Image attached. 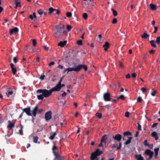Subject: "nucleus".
<instances>
[{
	"label": "nucleus",
	"mask_w": 160,
	"mask_h": 160,
	"mask_svg": "<svg viewBox=\"0 0 160 160\" xmlns=\"http://www.w3.org/2000/svg\"><path fill=\"white\" fill-rule=\"evenodd\" d=\"M54 91H55L53 88L49 90L46 89H38L37 92V93H42L45 98H47L50 96L52 95V92Z\"/></svg>",
	"instance_id": "1"
},
{
	"label": "nucleus",
	"mask_w": 160,
	"mask_h": 160,
	"mask_svg": "<svg viewBox=\"0 0 160 160\" xmlns=\"http://www.w3.org/2000/svg\"><path fill=\"white\" fill-rule=\"evenodd\" d=\"M63 28L61 26L58 25L56 26L54 32L55 36L57 38H59L62 33L66 34L67 32L65 31H63Z\"/></svg>",
	"instance_id": "2"
},
{
	"label": "nucleus",
	"mask_w": 160,
	"mask_h": 160,
	"mask_svg": "<svg viewBox=\"0 0 160 160\" xmlns=\"http://www.w3.org/2000/svg\"><path fill=\"white\" fill-rule=\"evenodd\" d=\"M102 153V152L100 151L99 149H97L95 152L92 154L91 156V160H98V158L97 157L100 156Z\"/></svg>",
	"instance_id": "3"
},
{
	"label": "nucleus",
	"mask_w": 160,
	"mask_h": 160,
	"mask_svg": "<svg viewBox=\"0 0 160 160\" xmlns=\"http://www.w3.org/2000/svg\"><path fill=\"white\" fill-rule=\"evenodd\" d=\"M112 138L114 140L120 142L122 139V136L120 134L118 133L115 135H113Z\"/></svg>",
	"instance_id": "4"
},
{
	"label": "nucleus",
	"mask_w": 160,
	"mask_h": 160,
	"mask_svg": "<svg viewBox=\"0 0 160 160\" xmlns=\"http://www.w3.org/2000/svg\"><path fill=\"white\" fill-rule=\"evenodd\" d=\"M6 93L8 97H9L13 95V91L12 88H8L7 89Z\"/></svg>",
	"instance_id": "5"
},
{
	"label": "nucleus",
	"mask_w": 160,
	"mask_h": 160,
	"mask_svg": "<svg viewBox=\"0 0 160 160\" xmlns=\"http://www.w3.org/2000/svg\"><path fill=\"white\" fill-rule=\"evenodd\" d=\"M103 98L105 101H110V94L108 92L105 93L103 95Z\"/></svg>",
	"instance_id": "6"
},
{
	"label": "nucleus",
	"mask_w": 160,
	"mask_h": 160,
	"mask_svg": "<svg viewBox=\"0 0 160 160\" xmlns=\"http://www.w3.org/2000/svg\"><path fill=\"white\" fill-rule=\"evenodd\" d=\"M52 112L51 111H49L46 112L45 114V118L46 121H48L51 119L52 117Z\"/></svg>",
	"instance_id": "7"
},
{
	"label": "nucleus",
	"mask_w": 160,
	"mask_h": 160,
	"mask_svg": "<svg viewBox=\"0 0 160 160\" xmlns=\"http://www.w3.org/2000/svg\"><path fill=\"white\" fill-rule=\"evenodd\" d=\"M23 112H25L26 114L28 116H30L32 115V113L31 112V108L29 107L28 108H24L22 109Z\"/></svg>",
	"instance_id": "8"
},
{
	"label": "nucleus",
	"mask_w": 160,
	"mask_h": 160,
	"mask_svg": "<svg viewBox=\"0 0 160 160\" xmlns=\"http://www.w3.org/2000/svg\"><path fill=\"white\" fill-rule=\"evenodd\" d=\"M55 158L54 160H64L63 157L59 153L54 154Z\"/></svg>",
	"instance_id": "9"
},
{
	"label": "nucleus",
	"mask_w": 160,
	"mask_h": 160,
	"mask_svg": "<svg viewBox=\"0 0 160 160\" xmlns=\"http://www.w3.org/2000/svg\"><path fill=\"white\" fill-rule=\"evenodd\" d=\"M80 67H77L76 68H67L66 69V70H68V73L69 72L72 71H74L75 72H78L80 71Z\"/></svg>",
	"instance_id": "10"
},
{
	"label": "nucleus",
	"mask_w": 160,
	"mask_h": 160,
	"mask_svg": "<svg viewBox=\"0 0 160 160\" xmlns=\"http://www.w3.org/2000/svg\"><path fill=\"white\" fill-rule=\"evenodd\" d=\"M64 86L65 85L64 84H61V85H56V86L53 88L55 91H59L62 87Z\"/></svg>",
	"instance_id": "11"
},
{
	"label": "nucleus",
	"mask_w": 160,
	"mask_h": 160,
	"mask_svg": "<svg viewBox=\"0 0 160 160\" xmlns=\"http://www.w3.org/2000/svg\"><path fill=\"white\" fill-rule=\"evenodd\" d=\"M10 65L11 68V71L12 74L13 75L16 74L17 72V70L16 68L14 67V64L12 63H11L10 64Z\"/></svg>",
	"instance_id": "12"
},
{
	"label": "nucleus",
	"mask_w": 160,
	"mask_h": 160,
	"mask_svg": "<svg viewBox=\"0 0 160 160\" xmlns=\"http://www.w3.org/2000/svg\"><path fill=\"white\" fill-rule=\"evenodd\" d=\"M53 145L52 148V152H53V153L54 154H55L58 153V152H56V151L58 150V147H57L55 144L54 142H53Z\"/></svg>",
	"instance_id": "13"
},
{
	"label": "nucleus",
	"mask_w": 160,
	"mask_h": 160,
	"mask_svg": "<svg viewBox=\"0 0 160 160\" xmlns=\"http://www.w3.org/2000/svg\"><path fill=\"white\" fill-rule=\"evenodd\" d=\"M38 108V106H35L33 109L32 111L31 112L33 117H35L36 116L37 113Z\"/></svg>",
	"instance_id": "14"
},
{
	"label": "nucleus",
	"mask_w": 160,
	"mask_h": 160,
	"mask_svg": "<svg viewBox=\"0 0 160 160\" xmlns=\"http://www.w3.org/2000/svg\"><path fill=\"white\" fill-rule=\"evenodd\" d=\"M8 128H10V129H12V128H14V123H12L11 121H8Z\"/></svg>",
	"instance_id": "15"
},
{
	"label": "nucleus",
	"mask_w": 160,
	"mask_h": 160,
	"mask_svg": "<svg viewBox=\"0 0 160 160\" xmlns=\"http://www.w3.org/2000/svg\"><path fill=\"white\" fill-rule=\"evenodd\" d=\"M18 28L15 27L14 28L12 29L10 31V34L12 35L14 33L18 32Z\"/></svg>",
	"instance_id": "16"
},
{
	"label": "nucleus",
	"mask_w": 160,
	"mask_h": 160,
	"mask_svg": "<svg viewBox=\"0 0 160 160\" xmlns=\"http://www.w3.org/2000/svg\"><path fill=\"white\" fill-rule=\"evenodd\" d=\"M110 46V44L109 43L106 42H105L104 44L103 45V47L104 48V50L106 51H107L108 48H109Z\"/></svg>",
	"instance_id": "17"
},
{
	"label": "nucleus",
	"mask_w": 160,
	"mask_h": 160,
	"mask_svg": "<svg viewBox=\"0 0 160 160\" xmlns=\"http://www.w3.org/2000/svg\"><path fill=\"white\" fill-rule=\"evenodd\" d=\"M152 136L154 138L155 140H157L158 139V135L157 133L155 132H152Z\"/></svg>",
	"instance_id": "18"
},
{
	"label": "nucleus",
	"mask_w": 160,
	"mask_h": 160,
	"mask_svg": "<svg viewBox=\"0 0 160 160\" xmlns=\"http://www.w3.org/2000/svg\"><path fill=\"white\" fill-rule=\"evenodd\" d=\"M123 134L124 135V137L122 138V139L123 140H125V136H132V134L131 132H125L123 133Z\"/></svg>",
	"instance_id": "19"
},
{
	"label": "nucleus",
	"mask_w": 160,
	"mask_h": 160,
	"mask_svg": "<svg viewBox=\"0 0 160 160\" xmlns=\"http://www.w3.org/2000/svg\"><path fill=\"white\" fill-rule=\"evenodd\" d=\"M77 67H80V71L82 68L84 69L85 71H86L87 70L88 67L84 64H82L79 65Z\"/></svg>",
	"instance_id": "20"
},
{
	"label": "nucleus",
	"mask_w": 160,
	"mask_h": 160,
	"mask_svg": "<svg viewBox=\"0 0 160 160\" xmlns=\"http://www.w3.org/2000/svg\"><path fill=\"white\" fill-rule=\"evenodd\" d=\"M67 41H64V42L61 41L58 44V46H60L61 47H63L66 44Z\"/></svg>",
	"instance_id": "21"
},
{
	"label": "nucleus",
	"mask_w": 160,
	"mask_h": 160,
	"mask_svg": "<svg viewBox=\"0 0 160 160\" xmlns=\"http://www.w3.org/2000/svg\"><path fill=\"white\" fill-rule=\"evenodd\" d=\"M145 153L148 155H150L152 154H153L154 153L153 152L151 151L150 150L147 149L145 150Z\"/></svg>",
	"instance_id": "22"
},
{
	"label": "nucleus",
	"mask_w": 160,
	"mask_h": 160,
	"mask_svg": "<svg viewBox=\"0 0 160 160\" xmlns=\"http://www.w3.org/2000/svg\"><path fill=\"white\" fill-rule=\"evenodd\" d=\"M149 37V35L147 34L145 32H144L143 34L141 36L142 38L144 39L147 38Z\"/></svg>",
	"instance_id": "23"
},
{
	"label": "nucleus",
	"mask_w": 160,
	"mask_h": 160,
	"mask_svg": "<svg viewBox=\"0 0 160 160\" xmlns=\"http://www.w3.org/2000/svg\"><path fill=\"white\" fill-rule=\"evenodd\" d=\"M150 7L151 9L152 10H155L157 8L156 6L153 4H150Z\"/></svg>",
	"instance_id": "24"
},
{
	"label": "nucleus",
	"mask_w": 160,
	"mask_h": 160,
	"mask_svg": "<svg viewBox=\"0 0 160 160\" xmlns=\"http://www.w3.org/2000/svg\"><path fill=\"white\" fill-rule=\"evenodd\" d=\"M19 0H15V3L16 4L15 8L21 7L20 2Z\"/></svg>",
	"instance_id": "25"
},
{
	"label": "nucleus",
	"mask_w": 160,
	"mask_h": 160,
	"mask_svg": "<svg viewBox=\"0 0 160 160\" xmlns=\"http://www.w3.org/2000/svg\"><path fill=\"white\" fill-rule=\"evenodd\" d=\"M128 139L124 143L125 144L128 145L131 142V139L132 138V137H128Z\"/></svg>",
	"instance_id": "26"
},
{
	"label": "nucleus",
	"mask_w": 160,
	"mask_h": 160,
	"mask_svg": "<svg viewBox=\"0 0 160 160\" xmlns=\"http://www.w3.org/2000/svg\"><path fill=\"white\" fill-rule=\"evenodd\" d=\"M106 137L107 135H104L103 136H102L101 140V142L104 143L106 142L107 139Z\"/></svg>",
	"instance_id": "27"
},
{
	"label": "nucleus",
	"mask_w": 160,
	"mask_h": 160,
	"mask_svg": "<svg viewBox=\"0 0 160 160\" xmlns=\"http://www.w3.org/2000/svg\"><path fill=\"white\" fill-rule=\"evenodd\" d=\"M57 133L54 132L49 137V138L51 140H53L55 138V137L57 135Z\"/></svg>",
	"instance_id": "28"
},
{
	"label": "nucleus",
	"mask_w": 160,
	"mask_h": 160,
	"mask_svg": "<svg viewBox=\"0 0 160 160\" xmlns=\"http://www.w3.org/2000/svg\"><path fill=\"white\" fill-rule=\"evenodd\" d=\"M155 41L153 40H151L150 41V43L151 46L154 48H156L157 47L155 43Z\"/></svg>",
	"instance_id": "29"
},
{
	"label": "nucleus",
	"mask_w": 160,
	"mask_h": 160,
	"mask_svg": "<svg viewBox=\"0 0 160 160\" xmlns=\"http://www.w3.org/2000/svg\"><path fill=\"white\" fill-rule=\"evenodd\" d=\"M44 97L42 93L37 96V98L39 100H43Z\"/></svg>",
	"instance_id": "30"
},
{
	"label": "nucleus",
	"mask_w": 160,
	"mask_h": 160,
	"mask_svg": "<svg viewBox=\"0 0 160 160\" xmlns=\"http://www.w3.org/2000/svg\"><path fill=\"white\" fill-rule=\"evenodd\" d=\"M55 10H56V9L55 8H53L52 7L50 8L49 9V14H51Z\"/></svg>",
	"instance_id": "31"
},
{
	"label": "nucleus",
	"mask_w": 160,
	"mask_h": 160,
	"mask_svg": "<svg viewBox=\"0 0 160 160\" xmlns=\"http://www.w3.org/2000/svg\"><path fill=\"white\" fill-rule=\"evenodd\" d=\"M38 138L37 136H34L33 138V141L34 142L36 143L38 142Z\"/></svg>",
	"instance_id": "32"
},
{
	"label": "nucleus",
	"mask_w": 160,
	"mask_h": 160,
	"mask_svg": "<svg viewBox=\"0 0 160 160\" xmlns=\"http://www.w3.org/2000/svg\"><path fill=\"white\" fill-rule=\"evenodd\" d=\"M155 42L158 44H159L160 43V37H157L156 38Z\"/></svg>",
	"instance_id": "33"
},
{
	"label": "nucleus",
	"mask_w": 160,
	"mask_h": 160,
	"mask_svg": "<svg viewBox=\"0 0 160 160\" xmlns=\"http://www.w3.org/2000/svg\"><path fill=\"white\" fill-rule=\"evenodd\" d=\"M139 157H138V155H136V158H137V160H143V158L142 157L141 155H138Z\"/></svg>",
	"instance_id": "34"
},
{
	"label": "nucleus",
	"mask_w": 160,
	"mask_h": 160,
	"mask_svg": "<svg viewBox=\"0 0 160 160\" xmlns=\"http://www.w3.org/2000/svg\"><path fill=\"white\" fill-rule=\"evenodd\" d=\"M111 10L113 12V14L114 16H116L117 15V12L116 11L114 10L113 8H111Z\"/></svg>",
	"instance_id": "35"
},
{
	"label": "nucleus",
	"mask_w": 160,
	"mask_h": 160,
	"mask_svg": "<svg viewBox=\"0 0 160 160\" xmlns=\"http://www.w3.org/2000/svg\"><path fill=\"white\" fill-rule=\"evenodd\" d=\"M122 143L121 142H119L118 146L117 147V150H118L121 149L122 147Z\"/></svg>",
	"instance_id": "36"
},
{
	"label": "nucleus",
	"mask_w": 160,
	"mask_h": 160,
	"mask_svg": "<svg viewBox=\"0 0 160 160\" xmlns=\"http://www.w3.org/2000/svg\"><path fill=\"white\" fill-rule=\"evenodd\" d=\"M96 115V116L98 117L99 119H101L102 117V114L101 113L97 112Z\"/></svg>",
	"instance_id": "37"
},
{
	"label": "nucleus",
	"mask_w": 160,
	"mask_h": 160,
	"mask_svg": "<svg viewBox=\"0 0 160 160\" xmlns=\"http://www.w3.org/2000/svg\"><path fill=\"white\" fill-rule=\"evenodd\" d=\"M88 14L86 13H84L83 14V17L85 20H86L88 18Z\"/></svg>",
	"instance_id": "38"
},
{
	"label": "nucleus",
	"mask_w": 160,
	"mask_h": 160,
	"mask_svg": "<svg viewBox=\"0 0 160 160\" xmlns=\"http://www.w3.org/2000/svg\"><path fill=\"white\" fill-rule=\"evenodd\" d=\"M32 42L33 45L34 47H35L37 44V42L36 40L35 39H32Z\"/></svg>",
	"instance_id": "39"
},
{
	"label": "nucleus",
	"mask_w": 160,
	"mask_h": 160,
	"mask_svg": "<svg viewBox=\"0 0 160 160\" xmlns=\"http://www.w3.org/2000/svg\"><path fill=\"white\" fill-rule=\"evenodd\" d=\"M142 98L141 97H139L137 99V102H139V103L141 102H142Z\"/></svg>",
	"instance_id": "40"
},
{
	"label": "nucleus",
	"mask_w": 160,
	"mask_h": 160,
	"mask_svg": "<svg viewBox=\"0 0 160 160\" xmlns=\"http://www.w3.org/2000/svg\"><path fill=\"white\" fill-rule=\"evenodd\" d=\"M66 15L67 17L69 18L71 17L72 16V13L71 12H68L66 13Z\"/></svg>",
	"instance_id": "41"
},
{
	"label": "nucleus",
	"mask_w": 160,
	"mask_h": 160,
	"mask_svg": "<svg viewBox=\"0 0 160 160\" xmlns=\"http://www.w3.org/2000/svg\"><path fill=\"white\" fill-rule=\"evenodd\" d=\"M38 14L40 15H42L43 14V12L41 9H39L38 11Z\"/></svg>",
	"instance_id": "42"
},
{
	"label": "nucleus",
	"mask_w": 160,
	"mask_h": 160,
	"mask_svg": "<svg viewBox=\"0 0 160 160\" xmlns=\"http://www.w3.org/2000/svg\"><path fill=\"white\" fill-rule=\"evenodd\" d=\"M143 144L145 146H149V144L148 142V141L147 140H145L143 142Z\"/></svg>",
	"instance_id": "43"
},
{
	"label": "nucleus",
	"mask_w": 160,
	"mask_h": 160,
	"mask_svg": "<svg viewBox=\"0 0 160 160\" xmlns=\"http://www.w3.org/2000/svg\"><path fill=\"white\" fill-rule=\"evenodd\" d=\"M21 128L19 130V133L20 135H22L23 134V130L22 129L23 128V126L22 125H21Z\"/></svg>",
	"instance_id": "44"
},
{
	"label": "nucleus",
	"mask_w": 160,
	"mask_h": 160,
	"mask_svg": "<svg viewBox=\"0 0 160 160\" xmlns=\"http://www.w3.org/2000/svg\"><path fill=\"white\" fill-rule=\"evenodd\" d=\"M118 145V144L116 143V142L115 144H111L110 145V146L111 147V148H115L117 147V146Z\"/></svg>",
	"instance_id": "45"
},
{
	"label": "nucleus",
	"mask_w": 160,
	"mask_h": 160,
	"mask_svg": "<svg viewBox=\"0 0 160 160\" xmlns=\"http://www.w3.org/2000/svg\"><path fill=\"white\" fill-rule=\"evenodd\" d=\"M77 44L79 45H81L82 44V41L81 40H79L77 41Z\"/></svg>",
	"instance_id": "46"
},
{
	"label": "nucleus",
	"mask_w": 160,
	"mask_h": 160,
	"mask_svg": "<svg viewBox=\"0 0 160 160\" xmlns=\"http://www.w3.org/2000/svg\"><path fill=\"white\" fill-rule=\"evenodd\" d=\"M72 28V27L69 25H68L67 27V30L68 31H69L71 30Z\"/></svg>",
	"instance_id": "47"
},
{
	"label": "nucleus",
	"mask_w": 160,
	"mask_h": 160,
	"mask_svg": "<svg viewBox=\"0 0 160 160\" xmlns=\"http://www.w3.org/2000/svg\"><path fill=\"white\" fill-rule=\"evenodd\" d=\"M118 99H121L122 100H124L125 99V97L123 95H121L119 96L118 98Z\"/></svg>",
	"instance_id": "48"
},
{
	"label": "nucleus",
	"mask_w": 160,
	"mask_h": 160,
	"mask_svg": "<svg viewBox=\"0 0 160 160\" xmlns=\"http://www.w3.org/2000/svg\"><path fill=\"white\" fill-rule=\"evenodd\" d=\"M117 22V19L116 18H114L112 21V23L113 24H115Z\"/></svg>",
	"instance_id": "49"
},
{
	"label": "nucleus",
	"mask_w": 160,
	"mask_h": 160,
	"mask_svg": "<svg viewBox=\"0 0 160 160\" xmlns=\"http://www.w3.org/2000/svg\"><path fill=\"white\" fill-rule=\"evenodd\" d=\"M156 93V91H153L151 92V95L152 96H155Z\"/></svg>",
	"instance_id": "50"
},
{
	"label": "nucleus",
	"mask_w": 160,
	"mask_h": 160,
	"mask_svg": "<svg viewBox=\"0 0 160 160\" xmlns=\"http://www.w3.org/2000/svg\"><path fill=\"white\" fill-rule=\"evenodd\" d=\"M13 61L14 63H16L18 61V59L16 57H14L13 59Z\"/></svg>",
	"instance_id": "51"
},
{
	"label": "nucleus",
	"mask_w": 160,
	"mask_h": 160,
	"mask_svg": "<svg viewBox=\"0 0 160 160\" xmlns=\"http://www.w3.org/2000/svg\"><path fill=\"white\" fill-rule=\"evenodd\" d=\"M45 77V75H41L40 78V79L41 80H43L44 79V78Z\"/></svg>",
	"instance_id": "52"
},
{
	"label": "nucleus",
	"mask_w": 160,
	"mask_h": 160,
	"mask_svg": "<svg viewBox=\"0 0 160 160\" xmlns=\"http://www.w3.org/2000/svg\"><path fill=\"white\" fill-rule=\"evenodd\" d=\"M43 111V110L42 109H38V110L37 111V113L40 114Z\"/></svg>",
	"instance_id": "53"
},
{
	"label": "nucleus",
	"mask_w": 160,
	"mask_h": 160,
	"mask_svg": "<svg viewBox=\"0 0 160 160\" xmlns=\"http://www.w3.org/2000/svg\"><path fill=\"white\" fill-rule=\"evenodd\" d=\"M141 90L143 92H144L146 91V89L145 88L143 87L141 88Z\"/></svg>",
	"instance_id": "54"
},
{
	"label": "nucleus",
	"mask_w": 160,
	"mask_h": 160,
	"mask_svg": "<svg viewBox=\"0 0 160 160\" xmlns=\"http://www.w3.org/2000/svg\"><path fill=\"white\" fill-rule=\"evenodd\" d=\"M129 112H126V113H125V116L126 117L128 118L129 117Z\"/></svg>",
	"instance_id": "55"
},
{
	"label": "nucleus",
	"mask_w": 160,
	"mask_h": 160,
	"mask_svg": "<svg viewBox=\"0 0 160 160\" xmlns=\"http://www.w3.org/2000/svg\"><path fill=\"white\" fill-rule=\"evenodd\" d=\"M159 150V149L158 148H155L154 150V151L155 152V153H158Z\"/></svg>",
	"instance_id": "56"
},
{
	"label": "nucleus",
	"mask_w": 160,
	"mask_h": 160,
	"mask_svg": "<svg viewBox=\"0 0 160 160\" xmlns=\"http://www.w3.org/2000/svg\"><path fill=\"white\" fill-rule=\"evenodd\" d=\"M132 78H136V73H133L132 74Z\"/></svg>",
	"instance_id": "57"
},
{
	"label": "nucleus",
	"mask_w": 160,
	"mask_h": 160,
	"mask_svg": "<svg viewBox=\"0 0 160 160\" xmlns=\"http://www.w3.org/2000/svg\"><path fill=\"white\" fill-rule=\"evenodd\" d=\"M158 124V123H154L153 124L151 127L152 128H154L155 127H156Z\"/></svg>",
	"instance_id": "58"
},
{
	"label": "nucleus",
	"mask_w": 160,
	"mask_h": 160,
	"mask_svg": "<svg viewBox=\"0 0 160 160\" xmlns=\"http://www.w3.org/2000/svg\"><path fill=\"white\" fill-rule=\"evenodd\" d=\"M54 11L56 12V13L58 15H59L60 12V11L58 9H56V10H55Z\"/></svg>",
	"instance_id": "59"
},
{
	"label": "nucleus",
	"mask_w": 160,
	"mask_h": 160,
	"mask_svg": "<svg viewBox=\"0 0 160 160\" xmlns=\"http://www.w3.org/2000/svg\"><path fill=\"white\" fill-rule=\"evenodd\" d=\"M154 28L155 30H154V31L153 32L154 33H155L157 31V30L158 29V28L157 27H154Z\"/></svg>",
	"instance_id": "60"
},
{
	"label": "nucleus",
	"mask_w": 160,
	"mask_h": 160,
	"mask_svg": "<svg viewBox=\"0 0 160 160\" xmlns=\"http://www.w3.org/2000/svg\"><path fill=\"white\" fill-rule=\"evenodd\" d=\"M66 95L67 93L65 92H64L63 93H62V97H64Z\"/></svg>",
	"instance_id": "61"
},
{
	"label": "nucleus",
	"mask_w": 160,
	"mask_h": 160,
	"mask_svg": "<svg viewBox=\"0 0 160 160\" xmlns=\"http://www.w3.org/2000/svg\"><path fill=\"white\" fill-rule=\"evenodd\" d=\"M126 77L127 78H130L131 76L129 74H128L126 75Z\"/></svg>",
	"instance_id": "62"
},
{
	"label": "nucleus",
	"mask_w": 160,
	"mask_h": 160,
	"mask_svg": "<svg viewBox=\"0 0 160 160\" xmlns=\"http://www.w3.org/2000/svg\"><path fill=\"white\" fill-rule=\"evenodd\" d=\"M44 48L45 50L47 51L49 49V48L48 47H47L46 46H44Z\"/></svg>",
	"instance_id": "63"
},
{
	"label": "nucleus",
	"mask_w": 160,
	"mask_h": 160,
	"mask_svg": "<svg viewBox=\"0 0 160 160\" xmlns=\"http://www.w3.org/2000/svg\"><path fill=\"white\" fill-rule=\"evenodd\" d=\"M155 52V51L152 49V50H150V51H149V53L151 54H153L154 52Z\"/></svg>",
	"instance_id": "64"
}]
</instances>
